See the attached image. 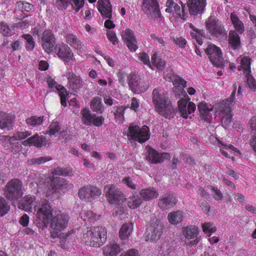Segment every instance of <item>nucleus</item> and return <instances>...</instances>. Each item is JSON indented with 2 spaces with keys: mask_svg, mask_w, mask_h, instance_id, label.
Masks as SVG:
<instances>
[{
  "mask_svg": "<svg viewBox=\"0 0 256 256\" xmlns=\"http://www.w3.org/2000/svg\"><path fill=\"white\" fill-rule=\"evenodd\" d=\"M164 78L166 80L172 82L173 84L176 86L174 88V90L176 96H184V98H182L178 100V104L182 116L184 118H187L189 114L196 110V106L194 102H188L190 98L188 96H186V92L184 89V88L186 86V81L178 76L174 74L172 71H170L169 73L166 74H164Z\"/></svg>",
  "mask_w": 256,
  "mask_h": 256,
  "instance_id": "obj_1",
  "label": "nucleus"
},
{
  "mask_svg": "<svg viewBox=\"0 0 256 256\" xmlns=\"http://www.w3.org/2000/svg\"><path fill=\"white\" fill-rule=\"evenodd\" d=\"M152 100L156 111L160 116L167 119L174 117L176 112V108L161 88H156L154 90Z\"/></svg>",
  "mask_w": 256,
  "mask_h": 256,
  "instance_id": "obj_2",
  "label": "nucleus"
},
{
  "mask_svg": "<svg viewBox=\"0 0 256 256\" xmlns=\"http://www.w3.org/2000/svg\"><path fill=\"white\" fill-rule=\"evenodd\" d=\"M106 239V232L102 226L91 227L83 236V240L88 245L100 246Z\"/></svg>",
  "mask_w": 256,
  "mask_h": 256,
  "instance_id": "obj_3",
  "label": "nucleus"
},
{
  "mask_svg": "<svg viewBox=\"0 0 256 256\" xmlns=\"http://www.w3.org/2000/svg\"><path fill=\"white\" fill-rule=\"evenodd\" d=\"M36 210V217L38 226L42 229L46 228L52 218V210L48 202L44 200L39 206H35Z\"/></svg>",
  "mask_w": 256,
  "mask_h": 256,
  "instance_id": "obj_4",
  "label": "nucleus"
},
{
  "mask_svg": "<svg viewBox=\"0 0 256 256\" xmlns=\"http://www.w3.org/2000/svg\"><path fill=\"white\" fill-rule=\"evenodd\" d=\"M68 219V216L64 214H58L52 218L50 227L52 232L51 233V236L54 238L56 237L66 238L68 236V233L59 234L67 226Z\"/></svg>",
  "mask_w": 256,
  "mask_h": 256,
  "instance_id": "obj_5",
  "label": "nucleus"
},
{
  "mask_svg": "<svg viewBox=\"0 0 256 256\" xmlns=\"http://www.w3.org/2000/svg\"><path fill=\"white\" fill-rule=\"evenodd\" d=\"M22 182L18 179L14 178L8 182L4 190V196L9 200L16 201L24 194Z\"/></svg>",
  "mask_w": 256,
  "mask_h": 256,
  "instance_id": "obj_6",
  "label": "nucleus"
},
{
  "mask_svg": "<svg viewBox=\"0 0 256 256\" xmlns=\"http://www.w3.org/2000/svg\"><path fill=\"white\" fill-rule=\"evenodd\" d=\"M236 86H234V90L230 97L226 100H223L220 105V111L223 114L222 120V124L225 128H228L232 120L231 108L234 104V99L235 98Z\"/></svg>",
  "mask_w": 256,
  "mask_h": 256,
  "instance_id": "obj_7",
  "label": "nucleus"
},
{
  "mask_svg": "<svg viewBox=\"0 0 256 256\" xmlns=\"http://www.w3.org/2000/svg\"><path fill=\"white\" fill-rule=\"evenodd\" d=\"M207 30L212 36L219 38L226 36V32L220 21L214 16H211L206 21Z\"/></svg>",
  "mask_w": 256,
  "mask_h": 256,
  "instance_id": "obj_8",
  "label": "nucleus"
},
{
  "mask_svg": "<svg viewBox=\"0 0 256 256\" xmlns=\"http://www.w3.org/2000/svg\"><path fill=\"white\" fill-rule=\"evenodd\" d=\"M128 130V136L140 143H142L150 138L149 128L146 126L140 128L137 125H130Z\"/></svg>",
  "mask_w": 256,
  "mask_h": 256,
  "instance_id": "obj_9",
  "label": "nucleus"
},
{
  "mask_svg": "<svg viewBox=\"0 0 256 256\" xmlns=\"http://www.w3.org/2000/svg\"><path fill=\"white\" fill-rule=\"evenodd\" d=\"M164 229V226L160 220L156 222L147 228L146 232L145 240L147 242L156 241L160 239Z\"/></svg>",
  "mask_w": 256,
  "mask_h": 256,
  "instance_id": "obj_10",
  "label": "nucleus"
},
{
  "mask_svg": "<svg viewBox=\"0 0 256 256\" xmlns=\"http://www.w3.org/2000/svg\"><path fill=\"white\" fill-rule=\"evenodd\" d=\"M205 52L208 56L212 62L217 67L222 68L224 66L222 52L219 48L210 44L205 49Z\"/></svg>",
  "mask_w": 256,
  "mask_h": 256,
  "instance_id": "obj_11",
  "label": "nucleus"
},
{
  "mask_svg": "<svg viewBox=\"0 0 256 256\" xmlns=\"http://www.w3.org/2000/svg\"><path fill=\"white\" fill-rule=\"evenodd\" d=\"M104 191L109 202L110 204L122 203L126 200L124 194L114 185L110 184L105 186Z\"/></svg>",
  "mask_w": 256,
  "mask_h": 256,
  "instance_id": "obj_12",
  "label": "nucleus"
},
{
  "mask_svg": "<svg viewBox=\"0 0 256 256\" xmlns=\"http://www.w3.org/2000/svg\"><path fill=\"white\" fill-rule=\"evenodd\" d=\"M102 194L101 190L94 186H86L78 190L80 198L85 201L90 202L98 198Z\"/></svg>",
  "mask_w": 256,
  "mask_h": 256,
  "instance_id": "obj_13",
  "label": "nucleus"
},
{
  "mask_svg": "<svg viewBox=\"0 0 256 256\" xmlns=\"http://www.w3.org/2000/svg\"><path fill=\"white\" fill-rule=\"evenodd\" d=\"M122 38L130 52H134L138 48V42L134 32L126 28L121 32Z\"/></svg>",
  "mask_w": 256,
  "mask_h": 256,
  "instance_id": "obj_14",
  "label": "nucleus"
},
{
  "mask_svg": "<svg viewBox=\"0 0 256 256\" xmlns=\"http://www.w3.org/2000/svg\"><path fill=\"white\" fill-rule=\"evenodd\" d=\"M144 12L152 17L158 18L160 16L159 6L156 0H144L142 6Z\"/></svg>",
  "mask_w": 256,
  "mask_h": 256,
  "instance_id": "obj_15",
  "label": "nucleus"
},
{
  "mask_svg": "<svg viewBox=\"0 0 256 256\" xmlns=\"http://www.w3.org/2000/svg\"><path fill=\"white\" fill-rule=\"evenodd\" d=\"M82 122L88 126H90L92 124L99 126L103 124L104 118L102 116H96L95 114H92L90 112L86 109L83 110L82 111Z\"/></svg>",
  "mask_w": 256,
  "mask_h": 256,
  "instance_id": "obj_16",
  "label": "nucleus"
},
{
  "mask_svg": "<svg viewBox=\"0 0 256 256\" xmlns=\"http://www.w3.org/2000/svg\"><path fill=\"white\" fill-rule=\"evenodd\" d=\"M72 186L73 185L72 184L58 176L54 177L50 183V187L53 190L52 193L58 192L60 190L66 192L72 188Z\"/></svg>",
  "mask_w": 256,
  "mask_h": 256,
  "instance_id": "obj_17",
  "label": "nucleus"
},
{
  "mask_svg": "<svg viewBox=\"0 0 256 256\" xmlns=\"http://www.w3.org/2000/svg\"><path fill=\"white\" fill-rule=\"evenodd\" d=\"M65 76L68 80V88L72 92H76L82 87L84 83L82 80L73 72H68Z\"/></svg>",
  "mask_w": 256,
  "mask_h": 256,
  "instance_id": "obj_18",
  "label": "nucleus"
},
{
  "mask_svg": "<svg viewBox=\"0 0 256 256\" xmlns=\"http://www.w3.org/2000/svg\"><path fill=\"white\" fill-rule=\"evenodd\" d=\"M42 46L46 52L50 53L53 50L56 42L55 38L50 30H44L42 38Z\"/></svg>",
  "mask_w": 256,
  "mask_h": 256,
  "instance_id": "obj_19",
  "label": "nucleus"
},
{
  "mask_svg": "<svg viewBox=\"0 0 256 256\" xmlns=\"http://www.w3.org/2000/svg\"><path fill=\"white\" fill-rule=\"evenodd\" d=\"M187 5L190 14L196 16L203 12L206 6V0H188Z\"/></svg>",
  "mask_w": 256,
  "mask_h": 256,
  "instance_id": "obj_20",
  "label": "nucleus"
},
{
  "mask_svg": "<svg viewBox=\"0 0 256 256\" xmlns=\"http://www.w3.org/2000/svg\"><path fill=\"white\" fill-rule=\"evenodd\" d=\"M148 156L146 160L152 164L162 162L164 159L168 158V155L166 153L160 154L156 151L150 146H146Z\"/></svg>",
  "mask_w": 256,
  "mask_h": 256,
  "instance_id": "obj_21",
  "label": "nucleus"
},
{
  "mask_svg": "<svg viewBox=\"0 0 256 256\" xmlns=\"http://www.w3.org/2000/svg\"><path fill=\"white\" fill-rule=\"evenodd\" d=\"M56 50L58 56L66 62H70L74 56L72 50L66 44H58L56 46Z\"/></svg>",
  "mask_w": 256,
  "mask_h": 256,
  "instance_id": "obj_22",
  "label": "nucleus"
},
{
  "mask_svg": "<svg viewBox=\"0 0 256 256\" xmlns=\"http://www.w3.org/2000/svg\"><path fill=\"white\" fill-rule=\"evenodd\" d=\"M22 144L24 146H32L36 148H40L46 145V138L44 136H40L38 134H36L23 141Z\"/></svg>",
  "mask_w": 256,
  "mask_h": 256,
  "instance_id": "obj_23",
  "label": "nucleus"
},
{
  "mask_svg": "<svg viewBox=\"0 0 256 256\" xmlns=\"http://www.w3.org/2000/svg\"><path fill=\"white\" fill-rule=\"evenodd\" d=\"M98 9L101 15L105 18H110L112 16V6L109 0H98Z\"/></svg>",
  "mask_w": 256,
  "mask_h": 256,
  "instance_id": "obj_24",
  "label": "nucleus"
},
{
  "mask_svg": "<svg viewBox=\"0 0 256 256\" xmlns=\"http://www.w3.org/2000/svg\"><path fill=\"white\" fill-rule=\"evenodd\" d=\"M176 202L175 197L170 194H166L163 198L159 199L158 205L160 209L164 210L173 206Z\"/></svg>",
  "mask_w": 256,
  "mask_h": 256,
  "instance_id": "obj_25",
  "label": "nucleus"
},
{
  "mask_svg": "<svg viewBox=\"0 0 256 256\" xmlns=\"http://www.w3.org/2000/svg\"><path fill=\"white\" fill-rule=\"evenodd\" d=\"M14 119V116L13 115L2 112H0V128L10 130L12 128Z\"/></svg>",
  "mask_w": 256,
  "mask_h": 256,
  "instance_id": "obj_26",
  "label": "nucleus"
},
{
  "mask_svg": "<svg viewBox=\"0 0 256 256\" xmlns=\"http://www.w3.org/2000/svg\"><path fill=\"white\" fill-rule=\"evenodd\" d=\"M140 194L144 200L148 201L158 197L159 194L158 190L154 188H148L140 190Z\"/></svg>",
  "mask_w": 256,
  "mask_h": 256,
  "instance_id": "obj_27",
  "label": "nucleus"
},
{
  "mask_svg": "<svg viewBox=\"0 0 256 256\" xmlns=\"http://www.w3.org/2000/svg\"><path fill=\"white\" fill-rule=\"evenodd\" d=\"M35 200L36 197L34 196H26L19 202L18 207L19 208L23 210L26 212H31L33 206V203Z\"/></svg>",
  "mask_w": 256,
  "mask_h": 256,
  "instance_id": "obj_28",
  "label": "nucleus"
},
{
  "mask_svg": "<svg viewBox=\"0 0 256 256\" xmlns=\"http://www.w3.org/2000/svg\"><path fill=\"white\" fill-rule=\"evenodd\" d=\"M0 142L6 149L14 150L18 146V142L16 141L14 136H2L0 137Z\"/></svg>",
  "mask_w": 256,
  "mask_h": 256,
  "instance_id": "obj_29",
  "label": "nucleus"
},
{
  "mask_svg": "<svg viewBox=\"0 0 256 256\" xmlns=\"http://www.w3.org/2000/svg\"><path fill=\"white\" fill-rule=\"evenodd\" d=\"M228 43L230 47L234 50H238L240 46V39L236 30L229 32Z\"/></svg>",
  "mask_w": 256,
  "mask_h": 256,
  "instance_id": "obj_30",
  "label": "nucleus"
},
{
  "mask_svg": "<svg viewBox=\"0 0 256 256\" xmlns=\"http://www.w3.org/2000/svg\"><path fill=\"white\" fill-rule=\"evenodd\" d=\"M66 40L71 46L80 52L84 50V45L78 39L76 36L72 34H66Z\"/></svg>",
  "mask_w": 256,
  "mask_h": 256,
  "instance_id": "obj_31",
  "label": "nucleus"
},
{
  "mask_svg": "<svg viewBox=\"0 0 256 256\" xmlns=\"http://www.w3.org/2000/svg\"><path fill=\"white\" fill-rule=\"evenodd\" d=\"M198 109L200 112L201 118L205 121L210 122V114L213 110V108L208 104L200 103L198 105Z\"/></svg>",
  "mask_w": 256,
  "mask_h": 256,
  "instance_id": "obj_32",
  "label": "nucleus"
},
{
  "mask_svg": "<svg viewBox=\"0 0 256 256\" xmlns=\"http://www.w3.org/2000/svg\"><path fill=\"white\" fill-rule=\"evenodd\" d=\"M121 250L117 244L112 243L104 248L103 253L104 256H116Z\"/></svg>",
  "mask_w": 256,
  "mask_h": 256,
  "instance_id": "obj_33",
  "label": "nucleus"
},
{
  "mask_svg": "<svg viewBox=\"0 0 256 256\" xmlns=\"http://www.w3.org/2000/svg\"><path fill=\"white\" fill-rule=\"evenodd\" d=\"M182 234L188 240L194 239L198 234V228L194 226H188L182 228Z\"/></svg>",
  "mask_w": 256,
  "mask_h": 256,
  "instance_id": "obj_34",
  "label": "nucleus"
},
{
  "mask_svg": "<svg viewBox=\"0 0 256 256\" xmlns=\"http://www.w3.org/2000/svg\"><path fill=\"white\" fill-rule=\"evenodd\" d=\"M249 124L251 132L253 134L250 140V144L256 156V116H252L250 120Z\"/></svg>",
  "mask_w": 256,
  "mask_h": 256,
  "instance_id": "obj_35",
  "label": "nucleus"
},
{
  "mask_svg": "<svg viewBox=\"0 0 256 256\" xmlns=\"http://www.w3.org/2000/svg\"><path fill=\"white\" fill-rule=\"evenodd\" d=\"M183 214L181 211L172 212L168 216V222L172 225H176L181 222Z\"/></svg>",
  "mask_w": 256,
  "mask_h": 256,
  "instance_id": "obj_36",
  "label": "nucleus"
},
{
  "mask_svg": "<svg viewBox=\"0 0 256 256\" xmlns=\"http://www.w3.org/2000/svg\"><path fill=\"white\" fill-rule=\"evenodd\" d=\"M220 144L223 146L220 148V151L222 154L226 158H232V160H234V156H229V155L232 154V153H238V154H240V152L232 145L224 144L222 143H220Z\"/></svg>",
  "mask_w": 256,
  "mask_h": 256,
  "instance_id": "obj_37",
  "label": "nucleus"
},
{
  "mask_svg": "<svg viewBox=\"0 0 256 256\" xmlns=\"http://www.w3.org/2000/svg\"><path fill=\"white\" fill-rule=\"evenodd\" d=\"M230 19L234 28L238 32L242 34L244 32V26L234 12L231 14Z\"/></svg>",
  "mask_w": 256,
  "mask_h": 256,
  "instance_id": "obj_38",
  "label": "nucleus"
},
{
  "mask_svg": "<svg viewBox=\"0 0 256 256\" xmlns=\"http://www.w3.org/2000/svg\"><path fill=\"white\" fill-rule=\"evenodd\" d=\"M128 86L131 90L134 92L138 82L140 80V76L134 73H131L128 76Z\"/></svg>",
  "mask_w": 256,
  "mask_h": 256,
  "instance_id": "obj_39",
  "label": "nucleus"
},
{
  "mask_svg": "<svg viewBox=\"0 0 256 256\" xmlns=\"http://www.w3.org/2000/svg\"><path fill=\"white\" fill-rule=\"evenodd\" d=\"M133 226L132 224H125L120 228L119 234L122 239L127 238L131 234Z\"/></svg>",
  "mask_w": 256,
  "mask_h": 256,
  "instance_id": "obj_40",
  "label": "nucleus"
},
{
  "mask_svg": "<svg viewBox=\"0 0 256 256\" xmlns=\"http://www.w3.org/2000/svg\"><path fill=\"white\" fill-rule=\"evenodd\" d=\"M142 202L141 196H133L128 200V206L131 209H135L138 207Z\"/></svg>",
  "mask_w": 256,
  "mask_h": 256,
  "instance_id": "obj_41",
  "label": "nucleus"
},
{
  "mask_svg": "<svg viewBox=\"0 0 256 256\" xmlns=\"http://www.w3.org/2000/svg\"><path fill=\"white\" fill-rule=\"evenodd\" d=\"M0 26L1 34L6 36L12 35L14 30V27L12 26L9 25L4 22L0 23Z\"/></svg>",
  "mask_w": 256,
  "mask_h": 256,
  "instance_id": "obj_42",
  "label": "nucleus"
},
{
  "mask_svg": "<svg viewBox=\"0 0 256 256\" xmlns=\"http://www.w3.org/2000/svg\"><path fill=\"white\" fill-rule=\"evenodd\" d=\"M149 87V83L147 80L141 78L134 92V93H142L146 92Z\"/></svg>",
  "mask_w": 256,
  "mask_h": 256,
  "instance_id": "obj_43",
  "label": "nucleus"
},
{
  "mask_svg": "<svg viewBox=\"0 0 256 256\" xmlns=\"http://www.w3.org/2000/svg\"><path fill=\"white\" fill-rule=\"evenodd\" d=\"M242 70L244 74L250 73V58L247 56L242 58L241 60L240 68L238 70Z\"/></svg>",
  "mask_w": 256,
  "mask_h": 256,
  "instance_id": "obj_44",
  "label": "nucleus"
},
{
  "mask_svg": "<svg viewBox=\"0 0 256 256\" xmlns=\"http://www.w3.org/2000/svg\"><path fill=\"white\" fill-rule=\"evenodd\" d=\"M10 206L4 198L0 196V217L6 215L10 210Z\"/></svg>",
  "mask_w": 256,
  "mask_h": 256,
  "instance_id": "obj_45",
  "label": "nucleus"
},
{
  "mask_svg": "<svg viewBox=\"0 0 256 256\" xmlns=\"http://www.w3.org/2000/svg\"><path fill=\"white\" fill-rule=\"evenodd\" d=\"M44 121V116H32L26 120V123L32 126L40 125Z\"/></svg>",
  "mask_w": 256,
  "mask_h": 256,
  "instance_id": "obj_46",
  "label": "nucleus"
},
{
  "mask_svg": "<svg viewBox=\"0 0 256 256\" xmlns=\"http://www.w3.org/2000/svg\"><path fill=\"white\" fill-rule=\"evenodd\" d=\"M166 12L169 13L177 12L180 10V6L172 0H168L166 2Z\"/></svg>",
  "mask_w": 256,
  "mask_h": 256,
  "instance_id": "obj_47",
  "label": "nucleus"
},
{
  "mask_svg": "<svg viewBox=\"0 0 256 256\" xmlns=\"http://www.w3.org/2000/svg\"><path fill=\"white\" fill-rule=\"evenodd\" d=\"M82 218L85 222L91 223L96 220L98 216L92 212L88 210L82 216Z\"/></svg>",
  "mask_w": 256,
  "mask_h": 256,
  "instance_id": "obj_48",
  "label": "nucleus"
},
{
  "mask_svg": "<svg viewBox=\"0 0 256 256\" xmlns=\"http://www.w3.org/2000/svg\"><path fill=\"white\" fill-rule=\"evenodd\" d=\"M202 230L204 232L210 236L212 233L216 231V228L210 223L205 222L202 224Z\"/></svg>",
  "mask_w": 256,
  "mask_h": 256,
  "instance_id": "obj_49",
  "label": "nucleus"
},
{
  "mask_svg": "<svg viewBox=\"0 0 256 256\" xmlns=\"http://www.w3.org/2000/svg\"><path fill=\"white\" fill-rule=\"evenodd\" d=\"M116 111L114 113L115 119L116 122L122 123L124 121V109L122 106L116 107Z\"/></svg>",
  "mask_w": 256,
  "mask_h": 256,
  "instance_id": "obj_50",
  "label": "nucleus"
},
{
  "mask_svg": "<svg viewBox=\"0 0 256 256\" xmlns=\"http://www.w3.org/2000/svg\"><path fill=\"white\" fill-rule=\"evenodd\" d=\"M48 157L42 156L38 158H33L28 160V163L29 165L37 164L39 165L46 162L47 161L50 160Z\"/></svg>",
  "mask_w": 256,
  "mask_h": 256,
  "instance_id": "obj_51",
  "label": "nucleus"
},
{
  "mask_svg": "<svg viewBox=\"0 0 256 256\" xmlns=\"http://www.w3.org/2000/svg\"><path fill=\"white\" fill-rule=\"evenodd\" d=\"M90 106L94 110L98 111L100 110L102 106L100 98L99 97L94 98L91 102Z\"/></svg>",
  "mask_w": 256,
  "mask_h": 256,
  "instance_id": "obj_52",
  "label": "nucleus"
},
{
  "mask_svg": "<svg viewBox=\"0 0 256 256\" xmlns=\"http://www.w3.org/2000/svg\"><path fill=\"white\" fill-rule=\"evenodd\" d=\"M49 130L47 131L46 134L50 136L55 134L60 130V126L57 122H52L49 126Z\"/></svg>",
  "mask_w": 256,
  "mask_h": 256,
  "instance_id": "obj_53",
  "label": "nucleus"
},
{
  "mask_svg": "<svg viewBox=\"0 0 256 256\" xmlns=\"http://www.w3.org/2000/svg\"><path fill=\"white\" fill-rule=\"evenodd\" d=\"M152 62L158 69H162L165 65V62L158 58L156 54L152 56Z\"/></svg>",
  "mask_w": 256,
  "mask_h": 256,
  "instance_id": "obj_54",
  "label": "nucleus"
},
{
  "mask_svg": "<svg viewBox=\"0 0 256 256\" xmlns=\"http://www.w3.org/2000/svg\"><path fill=\"white\" fill-rule=\"evenodd\" d=\"M181 4V8H180V10L176 12V14H178V16L182 20H185L188 17V12L187 10V8L186 6V4H183L182 2H180Z\"/></svg>",
  "mask_w": 256,
  "mask_h": 256,
  "instance_id": "obj_55",
  "label": "nucleus"
},
{
  "mask_svg": "<svg viewBox=\"0 0 256 256\" xmlns=\"http://www.w3.org/2000/svg\"><path fill=\"white\" fill-rule=\"evenodd\" d=\"M245 76L246 79L247 84L250 88L255 90L256 88V82L250 73L246 74Z\"/></svg>",
  "mask_w": 256,
  "mask_h": 256,
  "instance_id": "obj_56",
  "label": "nucleus"
},
{
  "mask_svg": "<svg viewBox=\"0 0 256 256\" xmlns=\"http://www.w3.org/2000/svg\"><path fill=\"white\" fill-rule=\"evenodd\" d=\"M54 6L59 10H66L69 5L68 0H54Z\"/></svg>",
  "mask_w": 256,
  "mask_h": 256,
  "instance_id": "obj_57",
  "label": "nucleus"
},
{
  "mask_svg": "<svg viewBox=\"0 0 256 256\" xmlns=\"http://www.w3.org/2000/svg\"><path fill=\"white\" fill-rule=\"evenodd\" d=\"M214 199L216 200H221L223 198V194L221 191L216 187L210 186Z\"/></svg>",
  "mask_w": 256,
  "mask_h": 256,
  "instance_id": "obj_58",
  "label": "nucleus"
},
{
  "mask_svg": "<svg viewBox=\"0 0 256 256\" xmlns=\"http://www.w3.org/2000/svg\"><path fill=\"white\" fill-rule=\"evenodd\" d=\"M24 38L26 40V48L28 50H32L34 47V42L30 34H24Z\"/></svg>",
  "mask_w": 256,
  "mask_h": 256,
  "instance_id": "obj_59",
  "label": "nucleus"
},
{
  "mask_svg": "<svg viewBox=\"0 0 256 256\" xmlns=\"http://www.w3.org/2000/svg\"><path fill=\"white\" fill-rule=\"evenodd\" d=\"M30 132L25 130L24 132H18L14 135V136L15 138L16 141L18 140H24L28 136H30Z\"/></svg>",
  "mask_w": 256,
  "mask_h": 256,
  "instance_id": "obj_60",
  "label": "nucleus"
},
{
  "mask_svg": "<svg viewBox=\"0 0 256 256\" xmlns=\"http://www.w3.org/2000/svg\"><path fill=\"white\" fill-rule=\"evenodd\" d=\"M190 36L192 38L196 40V42L200 45H202V35L198 30H194L190 32Z\"/></svg>",
  "mask_w": 256,
  "mask_h": 256,
  "instance_id": "obj_61",
  "label": "nucleus"
},
{
  "mask_svg": "<svg viewBox=\"0 0 256 256\" xmlns=\"http://www.w3.org/2000/svg\"><path fill=\"white\" fill-rule=\"evenodd\" d=\"M84 0H72V6L74 10L78 12L84 6Z\"/></svg>",
  "mask_w": 256,
  "mask_h": 256,
  "instance_id": "obj_62",
  "label": "nucleus"
},
{
  "mask_svg": "<svg viewBox=\"0 0 256 256\" xmlns=\"http://www.w3.org/2000/svg\"><path fill=\"white\" fill-rule=\"evenodd\" d=\"M18 4L22 11L30 12L33 9V5L26 2L20 1Z\"/></svg>",
  "mask_w": 256,
  "mask_h": 256,
  "instance_id": "obj_63",
  "label": "nucleus"
},
{
  "mask_svg": "<svg viewBox=\"0 0 256 256\" xmlns=\"http://www.w3.org/2000/svg\"><path fill=\"white\" fill-rule=\"evenodd\" d=\"M106 35L108 38L115 45L118 43V38L114 32L108 30Z\"/></svg>",
  "mask_w": 256,
  "mask_h": 256,
  "instance_id": "obj_64",
  "label": "nucleus"
}]
</instances>
